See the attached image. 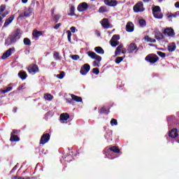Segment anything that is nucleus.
<instances>
[{
  "instance_id": "1",
  "label": "nucleus",
  "mask_w": 179,
  "mask_h": 179,
  "mask_svg": "<svg viewBox=\"0 0 179 179\" xmlns=\"http://www.w3.org/2000/svg\"><path fill=\"white\" fill-rule=\"evenodd\" d=\"M103 152L106 156L109 157L108 156H110V152H113V153H121V150L117 146H111L110 148H106Z\"/></svg>"
},
{
  "instance_id": "32",
  "label": "nucleus",
  "mask_w": 179,
  "mask_h": 179,
  "mask_svg": "<svg viewBox=\"0 0 179 179\" xmlns=\"http://www.w3.org/2000/svg\"><path fill=\"white\" fill-rule=\"evenodd\" d=\"M11 179H34V177H22V176H13Z\"/></svg>"
},
{
  "instance_id": "27",
  "label": "nucleus",
  "mask_w": 179,
  "mask_h": 179,
  "mask_svg": "<svg viewBox=\"0 0 179 179\" xmlns=\"http://www.w3.org/2000/svg\"><path fill=\"white\" fill-rule=\"evenodd\" d=\"M122 47H124L122 44L118 45L115 52V55H121V50L122 49Z\"/></svg>"
},
{
  "instance_id": "63",
  "label": "nucleus",
  "mask_w": 179,
  "mask_h": 179,
  "mask_svg": "<svg viewBox=\"0 0 179 179\" xmlns=\"http://www.w3.org/2000/svg\"><path fill=\"white\" fill-rule=\"evenodd\" d=\"M143 2H150V0H143Z\"/></svg>"
},
{
  "instance_id": "50",
  "label": "nucleus",
  "mask_w": 179,
  "mask_h": 179,
  "mask_svg": "<svg viewBox=\"0 0 179 179\" xmlns=\"http://www.w3.org/2000/svg\"><path fill=\"white\" fill-rule=\"evenodd\" d=\"M23 89H24V85H21L17 88V90H18V92H20V90H23Z\"/></svg>"
},
{
  "instance_id": "21",
  "label": "nucleus",
  "mask_w": 179,
  "mask_h": 179,
  "mask_svg": "<svg viewBox=\"0 0 179 179\" xmlns=\"http://www.w3.org/2000/svg\"><path fill=\"white\" fill-rule=\"evenodd\" d=\"M72 100L76 101L77 103H82L83 99L82 97L76 96L73 94H71Z\"/></svg>"
},
{
  "instance_id": "22",
  "label": "nucleus",
  "mask_w": 179,
  "mask_h": 179,
  "mask_svg": "<svg viewBox=\"0 0 179 179\" xmlns=\"http://www.w3.org/2000/svg\"><path fill=\"white\" fill-rule=\"evenodd\" d=\"M18 76L22 80H24L27 78V73H26V71H20L18 73Z\"/></svg>"
},
{
  "instance_id": "33",
  "label": "nucleus",
  "mask_w": 179,
  "mask_h": 179,
  "mask_svg": "<svg viewBox=\"0 0 179 179\" xmlns=\"http://www.w3.org/2000/svg\"><path fill=\"white\" fill-rule=\"evenodd\" d=\"M44 99L45 100L50 101V100H52V99H54V96L51 95V94H45Z\"/></svg>"
},
{
  "instance_id": "51",
  "label": "nucleus",
  "mask_w": 179,
  "mask_h": 179,
  "mask_svg": "<svg viewBox=\"0 0 179 179\" xmlns=\"http://www.w3.org/2000/svg\"><path fill=\"white\" fill-rule=\"evenodd\" d=\"M70 31H71V33H75L76 31V27H71V28H70Z\"/></svg>"
},
{
  "instance_id": "30",
  "label": "nucleus",
  "mask_w": 179,
  "mask_h": 179,
  "mask_svg": "<svg viewBox=\"0 0 179 179\" xmlns=\"http://www.w3.org/2000/svg\"><path fill=\"white\" fill-rule=\"evenodd\" d=\"M176 48H177L176 43L168 46V50L169 51V52H173V51H176Z\"/></svg>"
},
{
  "instance_id": "58",
  "label": "nucleus",
  "mask_w": 179,
  "mask_h": 179,
  "mask_svg": "<svg viewBox=\"0 0 179 179\" xmlns=\"http://www.w3.org/2000/svg\"><path fill=\"white\" fill-rule=\"evenodd\" d=\"M54 12H55V8H53L52 10V16H54Z\"/></svg>"
},
{
  "instance_id": "59",
  "label": "nucleus",
  "mask_w": 179,
  "mask_h": 179,
  "mask_svg": "<svg viewBox=\"0 0 179 179\" xmlns=\"http://www.w3.org/2000/svg\"><path fill=\"white\" fill-rule=\"evenodd\" d=\"M175 6H176V8H179V2H176V3H175Z\"/></svg>"
},
{
  "instance_id": "44",
  "label": "nucleus",
  "mask_w": 179,
  "mask_h": 179,
  "mask_svg": "<svg viewBox=\"0 0 179 179\" xmlns=\"http://www.w3.org/2000/svg\"><path fill=\"white\" fill-rule=\"evenodd\" d=\"M66 33H67L68 41H69V43H71V37H72V32H71V31L68 30V31H66Z\"/></svg>"
},
{
  "instance_id": "7",
  "label": "nucleus",
  "mask_w": 179,
  "mask_h": 179,
  "mask_svg": "<svg viewBox=\"0 0 179 179\" xmlns=\"http://www.w3.org/2000/svg\"><path fill=\"white\" fill-rule=\"evenodd\" d=\"M138 46L136 45V43H131L128 48H127V52L128 54H134L138 52Z\"/></svg>"
},
{
  "instance_id": "56",
  "label": "nucleus",
  "mask_w": 179,
  "mask_h": 179,
  "mask_svg": "<svg viewBox=\"0 0 179 179\" xmlns=\"http://www.w3.org/2000/svg\"><path fill=\"white\" fill-rule=\"evenodd\" d=\"M72 100L73 99H66V103H69V104H71V103H72Z\"/></svg>"
},
{
  "instance_id": "43",
  "label": "nucleus",
  "mask_w": 179,
  "mask_h": 179,
  "mask_svg": "<svg viewBox=\"0 0 179 179\" xmlns=\"http://www.w3.org/2000/svg\"><path fill=\"white\" fill-rule=\"evenodd\" d=\"M110 125H112V127H113V125L117 126V125H118V122L117 121L116 119H112V120H110Z\"/></svg>"
},
{
  "instance_id": "23",
  "label": "nucleus",
  "mask_w": 179,
  "mask_h": 179,
  "mask_svg": "<svg viewBox=\"0 0 179 179\" xmlns=\"http://www.w3.org/2000/svg\"><path fill=\"white\" fill-rule=\"evenodd\" d=\"M20 138L17 135H13V134H10V142H19Z\"/></svg>"
},
{
  "instance_id": "18",
  "label": "nucleus",
  "mask_w": 179,
  "mask_h": 179,
  "mask_svg": "<svg viewBox=\"0 0 179 179\" xmlns=\"http://www.w3.org/2000/svg\"><path fill=\"white\" fill-rule=\"evenodd\" d=\"M13 19H15V15H10L8 19L6 20L3 27H8V25L10 24V23H12V22H13Z\"/></svg>"
},
{
  "instance_id": "6",
  "label": "nucleus",
  "mask_w": 179,
  "mask_h": 179,
  "mask_svg": "<svg viewBox=\"0 0 179 179\" xmlns=\"http://www.w3.org/2000/svg\"><path fill=\"white\" fill-rule=\"evenodd\" d=\"M118 40H120V35H113L110 41L111 47H117V45H120V41H118Z\"/></svg>"
},
{
  "instance_id": "47",
  "label": "nucleus",
  "mask_w": 179,
  "mask_h": 179,
  "mask_svg": "<svg viewBox=\"0 0 179 179\" xmlns=\"http://www.w3.org/2000/svg\"><path fill=\"white\" fill-rule=\"evenodd\" d=\"M92 73H94V75H99V73H100V70L99 68H94L92 69Z\"/></svg>"
},
{
  "instance_id": "16",
  "label": "nucleus",
  "mask_w": 179,
  "mask_h": 179,
  "mask_svg": "<svg viewBox=\"0 0 179 179\" xmlns=\"http://www.w3.org/2000/svg\"><path fill=\"white\" fill-rule=\"evenodd\" d=\"M134 30V23H132V22H128L126 25V31H128V33H132Z\"/></svg>"
},
{
  "instance_id": "46",
  "label": "nucleus",
  "mask_w": 179,
  "mask_h": 179,
  "mask_svg": "<svg viewBox=\"0 0 179 179\" xmlns=\"http://www.w3.org/2000/svg\"><path fill=\"white\" fill-rule=\"evenodd\" d=\"M71 59H73V61H78V59H80V56H79L78 55H73L71 56Z\"/></svg>"
},
{
  "instance_id": "14",
  "label": "nucleus",
  "mask_w": 179,
  "mask_h": 179,
  "mask_svg": "<svg viewBox=\"0 0 179 179\" xmlns=\"http://www.w3.org/2000/svg\"><path fill=\"white\" fill-rule=\"evenodd\" d=\"M12 51H15V48H9L2 55L1 59H6V58H8V57H10L12 55Z\"/></svg>"
},
{
  "instance_id": "28",
  "label": "nucleus",
  "mask_w": 179,
  "mask_h": 179,
  "mask_svg": "<svg viewBox=\"0 0 179 179\" xmlns=\"http://www.w3.org/2000/svg\"><path fill=\"white\" fill-rule=\"evenodd\" d=\"M94 51H96L97 54H101V55L104 54V50H103V48L100 46L95 47Z\"/></svg>"
},
{
  "instance_id": "64",
  "label": "nucleus",
  "mask_w": 179,
  "mask_h": 179,
  "mask_svg": "<svg viewBox=\"0 0 179 179\" xmlns=\"http://www.w3.org/2000/svg\"><path fill=\"white\" fill-rule=\"evenodd\" d=\"M13 170H16V166L13 167Z\"/></svg>"
},
{
  "instance_id": "26",
  "label": "nucleus",
  "mask_w": 179,
  "mask_h": 179,
  "mask_svg": "<svg viewBox=\"0 0 179 179\" xmlns=\"http://www.w3.org/2000/svg\"><path fill=\"white\" fill-rule=\"evenodd\" d=\"M155 38L157 40H163V39H164V36L163 35V34H162V32L157 31L155 33Z\"/></svg>"
},
{
  "instance_id": "55",
  "label": "nucleus",
  "mask_w": 179,
  "mask_h": 179,
  "mask_svg": "<svg viewBox=\"0 0 179 179\" xmlns=\"http://www.w3.org/2000/svg\"><path fill=\"white\" fill-rule=\"evenodd\" d=\"M11 134H13V135H16V134H17V130L13 129V131L11 132Z\"/></svg>"
},
{
  "instance_id": "36",
  "label": "nucleus",
  "mask_w": 179,
  "mask_h": 179,
  "mask_svg": "<svg viewBox=\"0 0 179 179\" xmlns=\"http://www.w3.org/2000/svg\"><path fill=\"white\" fill-rule=\"evenodd\" d=\"M24 45H31V41H30L29 38H24Z\"/></svg>"
},
{
  "instance_id": "48",
  "label": "nucleus",
  "mask_w": 179,
  "mask_h": 179,
  "mask_svg": "<svg viewBox=\"0 0 179 179\" xmlns=\"http://www.w3.org/2000/svg\"><path fill=\"white\" fill-rule=\"evenodd\" d=\"M17 40V38H15V36H13V35H12L10 37V44L15 43Z\"/></svg>"
},
{
  "instance_id": "15",
  "label": "nucleus",
  "mask_w": 179,
  "mask_h": 179,
  "mask_svg": "<svg viewBox=\"0 0 179 179\" xmlns=\"http://www.w3.org/2000/svg\"><path fill=\"white\" fill-rule=\"evenodd\" d=\"M104 3L108 6L114 7L118 5V1H117V0H104Z\"/></svg>"
},
{
  "instance_id": "62",
  "label": "nucleus",
  "mask_w": 179,
  "mask_h": 179,
  "mask_svg": "<svg viewBox=\"0 0 179 179\" xmlns=\"http://www.w3.org/2000/svg\"><path fill=\"white\" fill-rule=\"evenodd\" d=\"M176 16H179V11H177V12L176 13Z\"/></svg>"
},
{
  "instance_id": "3",
  "label": "nucleus",
  "mask_w": 179,
  "mask_h": 179,
  "mask_svg": "<svg viewBox=\"0 0 179 179\" xmlns=\"http://www.w3.org/2000/svg\"><path fill=\"white\" fill-rule=\"evenodd\" d=\"M157 12H162L160 6H155L152 8V15L155 19H163V13L157 14Z\"/></svg>"
},
{
  "instance_id": "57",
  "label": "nucleus",
  "mask_w": 179,
  "mask_h": 179,
  "mask_svg": "<svg viewBox=\"0 0 179 179\" xmlns=\"http://www.w3.org/2000/svg\"><path fill=\"white\" fill-rule=\"evenodd\" d=\"M13 113H17V107H15L13 108Z\"/></svg>"
},
{
  "instance_id": "54",
  "label": "nucleus",
  "mask_w": 179,
  "mask_h": 179,
  "mask_svg": "<svg viewBox=\"0 0 179 179\" xmlns=\"http://www.w3.org/2000/svg\"><path fill=\"white\" fill-rule=\"evenodd\" d=\"M93 65H94V66H99V62H97V61H94Z\"/></svg>"
},
{
  "instance_id": "5",
  "label": "nucleus",
  "mask_w": 179,
  "mask_h": 179,
  "mask_svg": "<svg viewBox=\"0 0 179 179\" xmlns=\"http://www.w3.org/2000/svg\"><path fill=\"white\" fill-rule=\"evenodd\" d=\"M27 71L29 73H31V75H36V73H38V72H40V70L38 69V66L35 64H32L29 66Z\"/></svg>"
},
{
  "instance_id": "34",
  "label": "nucleus",
  "mask_w": 179,
  "mask_h": 179,
  "mask_svg": "<svg viewBox=\"0 0 179 179\" xmlns=\"http://www.w3.org/2000/svg\"><path fill=\"white\" fill-rule=\"evenodd\" d=\"M69 16H75V6H72L69 10Z\"/></svg>"
},
{
  "instance_id": "60",
  "label": "nucleus",
  "mask_w": 179,
  "mask_h": 179,
  "mask_svg": "<svg viewBox=\"0 0 179 179\" xmlns=\"http://www.w3.org/2000/svg\"><path fill=\"white\" fill-rule=\"evenodd\" d=\"M9 44V39H6L5 42V45Z\"/></svg>"
},
{
  "instance_id": "13",
  "label": "nucleus",
  "mask_w": 179,
  "mask_h": 179,
  "mask_svg": "<svg viewBox=\"0 0 179 179\" xmlns=\"http://www.w3.org/2000/svg\"><path fill=\"white\" fill-rule=\"evenodd\" d=\"M101 24L103 29H111V27H113V25L108 22V18H103L101 21Z\"/></svg>"
},
{
  "instance_id": "24",
  "label": "nucleus",
  "mask_w": 179,
  "mask_h": 179,
  "mask_svg": "<svg viewBox=\"0 0 179 179\" xmlns=\"http://www.w3.org/2000/svg\"><path fill=\"white\" fill-rule=\"evenodd\" d=\"M99 114L103 115L106 114V115L109 114L110 110L106 108V106H103L99 111Z\"/></svg>"
},
{
  "instance_id": "40",
  "label": "nucleus",
  "mask_w": 179,
  "mask_h": 179,
  "mask_svg": "<svg viewBox=\"0 0 179 179\" xmlns=\"http://www.w3.org/2000/svg\"><path fill=\"white\" fill-rule=\"evenodd\" d=\"M54 58L57 61H59L61 59V56H59V53L58 52H55Z\"/></svg>"
},
{
  "instance_id": "45",
  "label": "nucleus",
  "mask_w": 179,
  "mask_h": 179,
  "mask_svg": "<svg viewBox=\"0 0 179 179\" xmlns=\"http://www.w3.org/2000/svg\"><path fill=\"white\" fill-rule=\"evenodd\" d=\"M99 13H104L107 12V10L106 9V7L101 6L99 9Z\"/></svg>"
},
{
  "instance_id": "29",
  "label": "nucleus",
  "mask_w": 179,
  "mask_h": 179,
  "mask_svg": "<svg viewBox=\"0 0 179 179\" xmlns=\"http://www.w3.org/2000/svg\"><path fill=\"white\" fill-rule=\"evenodd\" d=\"M144 40H145L147 43H156V39L152 38L149 37V36H145Z\"/></svg>"
},
{
  "instance_id": "42",
  "label": "nucleus",
  "mask_w": 179,
  "mask_h": 179,
  "mask_svg": "<svg viewBox=\"0 0 179 179\" xmlns=\"http://www.w3.org/2000/svg\"><path fill=\"white\" fill-rule=\"evenodd\" d=\"M157 55H159V57H161V58H166V53L162 51L157 52Z\"/></svg>"
},
{
  "instance_id": "4",
  "label": "nucleus",
  "mask_w": 179,
  "mask_h": 179,
  "mask_svg": "<svg viewBox=\"0 0 179 179\" xmlns=\"http://www.w3.org/2000/svg\"><path fill=\"white\" fill-rule=\"evenodd\" d=\"M133 10L135 13H139V12H145V8L143 7V2L138 1L133 7Z\"/></svg>"
},
{
  "instance_id": "37",
  "label": "nucleus",
  "mask_w": 179,
  "mask_h": 179,
  "mask_svg": "<svg viewBox=\"0 0 179 179\" xmlns=\"http://www.w3.org/2000/svg\"><path fill=\"white\" fill-rule=\"evenodd\" d=\"M124 58H125V56L117 57L115 59V63L120 64V62H122V61H124Z\"/></svg>"
},
{
  "instance_id": "49",
  "label": "nucleus",
  "mask_w": 179,
  "mask_h": 179,
  "mask_svg": "<svg viewBox=\"0 0 179 179\" xmlns=\"http://www.w3.org/2000/svg\"><path fill=\"white\" fill-rule=\"evenodd\" d=\"M6 9V6L5 5H1L0 6V13H2Z\"/></svg>"
},
{
  "instance_id": "8",
  "label": "nucleus",
  "mask_w": 179,
  "mask_h": 179,
  "mask_svg": "<svg viewBox=\"0 0 179 179\" xmlns=\"http://www.w3.org/2000/svg\"><path fill=\"white\" fill-rule=\"evenodd\" d=\"M51 138V136H50V134H44L41 137L39 145H45L50 141V138Z\"/></svg>"
},
{
  "instance_id": "17",
  "label": "nucleus",
  "mask_w": 179,
  "mask_h": 179,
  "mask_svg": "<svg viewBox=\"0 0 179 179\" xmlns=\"http://www.w3.org/2000/svg\"><path fill=\"white\" fill-rule=\"evenodd\" d=\"M169 138H177V136H178V130H177V129H173L169 131Z\"/></svg>"
},
{
  "instance_id": "41",
  "label": "nucleus",
  "mask_w": 179,
  "mask_h": 179,
  "mask_svg": "<svg viewBox=\"0 0 179 179\" xmlns=\"http://www.w3.org/2000/svg\"><path fill=\"white\" fill-rule=\"evenodd\" d=\"M64 76H65V72L64 71H61L59 74L57 75V78H58V79H64Z\"/></svg>"
},
{
  "instance_id": "39",
  "label": "nucleus",
  "mask_w": 179,
  "mask_h": 179,
  "mask_svg": "<svg viewBox=\"0 0 179 179\" xmlns=\"http://www.w3.org/2000/svg\"><path fill=\"white\" fill-rule=\"evenodd\" d=\"M59 19H61V15H55L53 17V20L55 22V23H58V22H59Z\"/></svg>"
},
{
  "instance_id": "31",
  "label": "nucleus",
  "mask_w": 179,
  "mask_h": 179,
  "mask_svg": "<svg viewBox=\"0 0 179 179\" xmlns=\"http://www.w3.org/2000/svg\"><path fill=\"white\" fill-rule=\"evenodd\" d=\"M17 40H19L20 38V29H17L15 34L13 35Z\"/></svg>"
},
{
  "instance_id": "10",
  "label": "nucleus",
  "mask_w": 179,
  "mask_h": 179,
  "mask_svg": "<svg viewBox=\"0 0 179 179\" xmlns=\"http://www.w3.org/2000/svg\"><path fill=\"white\" fill-rule=\"evenodd\" d=\"M89 71H90V64H85L83 66H81L80 73L83 76L87 75Z\"/></svg>"
},
{
  "instance_id": "25",
  "label": "nucleus",
  "mask_w": 179,
  "mask_h": 179,
  "mask_svg": "<svg viewBox=\"0 0 179 179\" xmlns=\"http://www.w3.org/2000/svg\"><path fill=\"white\" fill-rule=\"evenodd\" d=\"M70 116L69 114L68 113H62L60 115V120L61 121H68V120H69Z\"/></svg>"
},
{
  "instance_id": "12",
  "label": "nucleus",
  "mask_w": 179,
  "mask_h": 179,
  "mask_svg": "<svg viewBox=\"0 0 179 179\" xmlns=\"http://www.w3.org/2000/svg\"><path fill=\"white\" fill-rule=\"evenodd\" d=\"M88 8L89 4L86 2H83L78 6L77 10H78V12H85V10H87Z\"/></svg>"
},
{
  "instance_id": "20",
  "label": "nucleus",
  "mask_w": 179,
  "mask_h": 179,
  "mask_svg": "<svg viewBox=\"0 0 179 179\" xmlns=\"http://www.w3.org/2000/svg\"><path fill=\"white\" fill-rule=\"evenodd\" d=\"M43 35L42 31H38L37 29H34L32 33V36L35 37V38H38V37Z\"/></svg>"
},
{
  "instance_id": "11",
  "label": "nucleus",
  "mask_w": 179,
  "mask_h": 179,
  "mask_svg": "<svg viewBox=\"0 0 179 179\" xmlns=\"http://www.w3.org/2000/svg\"><path fill=\"white\" fill-rule=\"evenodd\" d=\"M88 56L92 58V59H96L97 62H100L101 61V57L96 54L94 52L88 51Z\"/></svg>"
},
{
  "instance_id": "61",
  "label": "nucleus",
  "mask_w": 179,
  "mask_h": 179,
  "mask_svg": "<svg viewBox=\"0 0 179 179\" xmlns=\"http://www.w3.org/2000/svg\"><path fill=\"white\" fill-rule=\"evenodd\" d=\"M29 0H22V3H27Z\"/></svg>"
},
{
  "instance_id": "2",
  "label": "nucleus",
  "mask_w": 179,
  "mask_h": 179,
  "mask_svg": "<svg viewBox=\"0 0 179 179\" xmlns=\"http://www.w3.org/2000/svg\"><path fill=\"white\" fill-rule=\"evenodd\" d=\"M145 60L150 64H156L159 61V57L155 54H150L145 57Z\"/></svg>"
},
{
  "instance_id": "9",
  "label": "nucleus",
  "mask_w": 179,
  "mask_h": 179,
  "mask_svg": "<svg viewBox=\"0 0 179 179\" xmlns=\"http://www.w3.org/2000/svg\"><path fill=\"white\" fill-rule=\"evenodd\" d=\"M163 33L165 36H168V37H174L176 36V32H174V29L171 27L166 28Z\"/></svg>"
},
{
  "instance_id": "52",
  "label": "nucleus",
  "mask_w": 179,
  "mask_h": 179,
  "mask_svg": "<svg viewBox=\"0 0 179 179\" xmlns=\"http://www.w3.org/2000/svg\"><path fill=\"white\" fill-rule=\"evenodd\" d=\"M61 24H62L61 23L57 24L56 25H55L54 29H55V30H58V29H59Z\"/></svg>"
},
{
  "instance_id": "38",
  "label": "nucleus",
  "mask_w": 179,
  "mask_h": 179,
  "mask_svg": "<svg viewBox=\"0 0 179 179\" xmlns=\"http://www.w3.org/2000/svg\"><path fill=\"white\" fill-rule=\"evenodd\" d=\"M138 23L141 27H145L146 26V21L143 19L139 20Z\"/></svg>"
},
{
  "instance_id": "19",
  "label": "nucleus",
  "mask_w": 179,
  "mask_h": 179,
  "mask_svg": "<svg viewBox=\"0 0 179 179\" xmlns=\"http://www.w3.org/2000/svg\"><path fill=\"white\" fill-rule=\"evenodd\" d=\"M31 15V8H29L27 10H25L24 12V15H20L18 16V19H20V17H29Z\"/></svg>"
},
{
  "instance_id": "53",
  "label": "nucleus",
  "mask_w": 179,
  "mask_h": 179,
  "mask_svg": "<svg viewBox=\"0 0 179 179\" xmlns=\"http://www.w3.org/2000/svg\"><path fill=\"white\" fill-rule=\"evenodd\" d=\"M168 17L170 18V17H177V15L176 14H172L171 13L169 15H168Z\"/></svg>"
},
{
  "instance_id": "35",
  "label": "nucleus",
  "mask_w": 179,
  "mask_h": 179,
  "mask_svg": "<svg viewBox=\"0 0 179 179\" xmlns=\"http://www.w3.org/2000/svg\"><path fill=\"white\" fill-rule=\"evenodd\" d=\"M13 89V87H8L6 90H0V92L3 94H5V93H8V92H10V90H12Z\"/></svg>"
}]
</instances>
